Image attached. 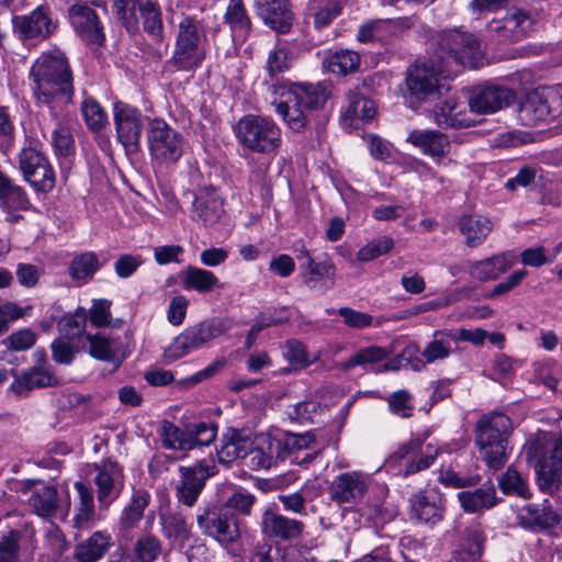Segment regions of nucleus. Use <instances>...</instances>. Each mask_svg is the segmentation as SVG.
I'll return each mask as SVG.
<instances>
[{"label": "nucleus", "instance_id": "b1692460", "mask_svg": "<svg viewBox=\"0 0 562 562\" xmlns=\"http://www.w3.org/2000/svg\"><path fill=\"white\" fill-rule=\"evenodd\" d=\"M224 213V202L214 187L200 188L192 204V217L203 225H214Z\"/></svg>", "mask_w": 562, "mask_h": 562}, {"label": "nucleus", "instance_id": "0eeeda50", "mask_svg": "<svg viewBox=\"0 0 562 562\" xmlns=\"http://www.w3.org/2000/svg\"><path fill=\"white\" fill-rule=\"evenodd\" d=\"M238 143L257 154H272L281 145V130L277 123L266 116L248 114L236 125Z\"/></svg>", "mask_w": 562, "mask_h": 562}, {"label": "nucleus", "instance_id": "79ce46f5", "mask_svg": "<svg viewBox=\"0 0 562 562\" xmlns=\"http://www.w3.org/2000/svg\"><path fill=\"white\" fill-rule=\"evenodd\" d=\"M462 508L469 513L488 509L496 504V492L493 486L475 491H464L458 494Z\"/></svg>", "mask_w": 562, "mask_h": 562}, {"label": "nucleus", "instance_id": "680f3d73", "mask_svg": "<svg viewBox=\"0 0 562 562\" xmlns=\"http://www.w3.org/2000/svg\"><path fill=\"white\" fill-rule=\"evenodd\" d=\"M224 19L234 31L246 33L249 30L250 22L241 0L229 1Z\"/></svg>", "mask_w": 562, "mask_h": 562}, {"label": "nucleus", "instance_id": "dca6fc26", "mask_svg": "<svg viewBox=\"0 0 562 562\" xmlns=\"http://www.w3.org/2000/svg\"><path fill=\"white\" fill-rule=\"evenodd\" d=\"M303 283L312 291L326 293L335 285L336 270L329 261H315L306 249L297 256Z\"/></svg>", "mask_w": 562, "mask_h": 562}, {"label": "nucleus", "instance_id": "2f4dec72", "mask_svg": "<svg viewBox=\"0 0 562 562\" xmlns=\"http://www.w3.org/2000/svg\"><path fill=\"white\" fill-rule=\"evenodd\" d=\"M285 83L286 88L294 94L293 100L297 99L307 110L323 108L329 95L327 88L321 83H293L288 81Z\"/></svg>", "mask_w": 562, "mask_h": 562}, {"label": "nucleus", "instance_id": "a211bd4d", "mask_svg": "<svg viewBox=\"0 0 562 562\" xmlns=\"http://www.w3.org/2000/svg\"><path fill=\"white\" fill-rule=\"evenodd\" d=\"M12 26L22 40H44L55 32L57 23L53 20L49 9L40 5L29 14L14 15Z\"/></svg>", "mask_w": 562, "mask_h": 562}, {"label": "nucleus", "instance_id": "39448f33", "mask_svg": "<svg viewBox=\"0 0 562 562\" xmlns=\"http://www.w3.org/2000/svg\"><path fill=\"white\" fill-rule=\"evenodd\" d=\"M434 54L454 75L460 67L479 68L484 64V54L479 41L470 33L458 30L440 35Z\"/></svg>", "mask_w": 562, "mask_h": 562}, {"label": "nucleus", "instance_id": "393cba45", "mask_svg": "<svg viewBox=\"0 0 562 562\" xmlns=\"http://www.w3.org/2000/svg\"><path fill=\"white\" fill-rule=\"evenodd\" d=\"M516 259L513 250L503 251L482 260L470 261L468 272L471 278L482 282L496 280L514 267Z\"/></svg>", "mask_w": 562, "mask_h": 562}, {"label": "nucleus", "instance_id": "6ab92c4d", "mask_svg": "<svg viewBox=\"0 0 562 562\" xmlns=\"http://www.w3.org/2000/svg\"><path fill=\"white\" fill-rule=\"evenodd\" d=\"M515 98L513 90L494 85L474 87L469 97L470 110L479 114L494 113L509 105Z\"/></svg>", "mask_w": 562, "mask_h": 562}, {"label": "nucleus", "instance_id": "6e6552de", "mask_svg": "<svg viewBox=\"0 0 562 562\" xmlns=\"http://www.w3.org/2000/svg\"><path fill=\"white\" fill-rule=\"evenodd\" d=\"M162 446L172 450H191L196 446L211 445L217 435L214 423H189L180 429L169 420L161 423Z\"/></svg>", "mask_w": 562, "mask_h": 562}, {"label": "nucleus", "instance_id": "aec40b11", "mask_svg": "<svg viewBox=\"0 0 562 562\" xmlns=\"http://www.w3.org/2000/svg\"><path fill=\"white\" fill-rule=\"evenodd\" d=\"M370 479L358 471L337 475L329 486L330 498L339 504L357 503L363 498L368 491Z\"/></svg>", "mask_w": 562, "mask_h": 562}, {"label": "nucleus", "instance_id": "f8f14e48", "mask_svg": "<svg viewBox=\"0 0 562 562\" xmlns=\"http://www.w3.org/2000/svg\"><path fill=\"white\" fill-rule=\"evenodd\" d=\"M561 99L548 90H532L526 94L518 108V119L525 126L548 123L560 113Z\"/></svg>", "mask_w": 562, "mask_h": 562}, {"label": "nucleus", "instance_id": "4c0bfd02", "mask_svg": "<svg viewBox=\"0 0 562 562\" xmlns=\"http://www.w3.org/2000/svg\"><path fill=\"white\" fill-rule=\"evenodd\" d=\"M360 65V55L351 49L328 52L324 58V67L335 75L346 76L356 72Z\"/></svg>", "mask_w": 562, "mask_h": 562}, {"label": "nucleus", "instance_id": "473e14b6", "mask_svg": "<svg viewBox=\"0 0 562 562\" xmlns=\"http://www.w3.org/2000/svg\"><path fill=\"white\" fill-rule=\"evenodd\" d=\"M407 140L430 156L442 157L450 147L447 136L438 131L415 130L411 132Z\"/></svg>", "mask_w": 562, "mask_h": 562}, {"label": "nucleus", "instance_id": "bb28decb", "mask_svg": "<svg viewBox=\"0 0 562 562\" xmlns=\"http://www.w3.org/2000/svg\"><path fill=\"white\" fill-rule=\"evenodd\" d=\"M58 384V378L50 371L33 367L15 375L11 390L18 396L24 397L35 389L50 387Z\"/></svg>", "mask_w": 562, "mask_h": 562}, {"label": "nucleus", "instance_id": "c9c22d12", "mask_svg": "<svg viewBox=\"0 0 562 562\" xmlns=\"http://www.w3.org/2000/svg\"><path fill=\"white\" fill-rule=\"evenodd\" d=\"M122 479V469L116 462L106 461L102 464L95 476L100 503H106L112 497L116 485L121 484Z\"/></svg>", "mask_w": 562, "mask_h": 562}, {"label": "nucleus", "instance_id": "09e8293b", "mask_svg": "<svg viewBox=\"0 0 562 562\" xmlns=\"http://www.w3.org/2000/svg\"><path fill=\"white\" fill-rule=\"evenodd\" d=\"M498 486L504 494L516 495L522 498L530 497L527 481L512 467L499 476Z\"/></svg>", "mask_w": 562, "mask_h": 562}, {"label": "nucleus", "instance_id": "cd10ccee", "mask_svg": "<svg viewBox=\"0 0 562 562\" xmlns=\"http://www.w3.org/2000/svg\"><path fill=\"white\" fill-rule=\"evenodd\" d=\"M112 546L113 540L110 533L98 530L76 546L74 558L77 562H97Z\"/></svg>", "mask_w": 562, "mask_h": 562}, {"label": "nucleus", "instance_id": "a18cd8bd", "mask_svg": "<svg viewBox=\"0 0 562 562\" xmlns=\"http://www.w3.org/2000/svg\"><path fill=\"white\" fill-rule=\"evenodd\" d=\"M101 265L94 252L88 251L76 256L69 267V274L75 281L92 279Z\"/></svg>", "mask_w": 562, "mask_h": 562}, {"label": "nucleus", "instance_id": "603ef678", "mask_svg": "<svg viewBox=\"0 0 562 562\" xmlns=\"http://www.w3.org/2000/svg\"><path fill=\"white\" fill-rule=\"evenodd\" d=\"M50 143L58 157L68 158L75 154V140L70 128L60 122L52 132Z\"/></svg>", "mask_w": 562, "mask_h": 562}, {"label": "nucleus", "instance_id": "e2e57ef3", "mask_svg": "<svg viewBox=\"0 0 562 562\" xmlns=\"http://www.w3.org/2000/svg\"><path fill=\"white\" fill-rule=\"evenodd\" d=\"M20 531L12 529L0 538V562H19Z\"/></svg>", "mask_w": 562, "mask_h": 562}, {"label": "nucleus", "instance_id": "a19ab883", "mask_svg": "<svg viewBox=\"0 0 562 562\" xmlns=\"http://www.w3.org/2000/svg\"><path fill=\"white\" fill-rule=\"evenodd\" d=\"M314 441L315 436L310 431L304 434L286 432L281 439H271L270 448L276 449L277 458L283 460L288 453L311 448Z\"/></svg>", "mask_w": 562, "mask_h": 562}, {"label": "nucleus", "instance_id": "338daca9", "mask_svg": "<svg viewBox=\"0 0 562 562\" xmlns=\"http://www.w3.org/2000/svg\"><path fill=\"white\" fill-rule=\"evenodd\" d=\"M87 311L83 307L77 308L75 314L65 316L61 322V330L68 337H75L80 335L87 323Z\"/></svg>", "mask_w": 562, "mask_h": 562}, {"label": "nucleus", "instance_id": "774afa93", "mask_svg": "<svg viewBox=\"0 0 562 562\" xmlns=\"http://www.w3.org/2000/svg\"><path fill=\"white\" fill-rule=\"evenodd\" d=\"M143 263L144 260L139 255H121L114 262V271L119 278L127 279L132 277Z\"/></svg>", "mask_w": 562, "mask_h": 562}, {"label": "nucleus", "instance_id": "4d7b16f0", "mask_svg": "<svg viewBox=\"0 0 562 562\" xmlns=\"http://www.w3.org/2000/svg\"><path fill=\"white\" fill-rule=\"evenodd\" d=\"M140 20L143 21L145 32L156 41H161L164 26L160 9L156 2L150 0L147 3L146 10L140 14Z\"/></svg>", "mask_w": 562, "mask_h": 562}, {"label": "nucleus", "instance_id": "0e129e2a", "mask_svg": "<svg viewBox=\"0 0 562 562\" xmlns=\"http://www.w3.org/2000/svg\"><path fill=\"white\" fill-rule=\"evenodd\" d=\"M290 52L285 47L274 48L269 53L266 68L271 78L290 69Z\"/></svg>", "mask_w": 562, "mask_h": 562}, {"label": "nucleus", "instance_id": "c85d7f7f", "mask_svg": "<svg viewBox=\"0 0 562 562\" xmlns=\"http://www.w3.org/2000/svg\"><path fill=\"white\" fill-rule=\"evenodd\" d=\"M460 233L465 237L468 247L475 248L484 243L493 229V223L490 218L471 214L463 215L458 222Z\"/></svg>", "mask_w": 562, "mask_h": 562}, {"label": "nucleus", "instance_id": "6e6d98bb", "mask_svg": "<svg viewBox=\"0 0 562 562\" xmlns=\"http://www.w3.org/2000/svg\"><path fill=\"white\" fill-rule=\"evenodd\" d=\"M81 113L88 128L92 132H99L108 124L105 111L94 99L88 98L82 102Z\"/></svg>", "mask_w": 562, "mask_h": 562}, {"label": "nucleus", "instance_id": "7ed1b4c3", "mask_svg": "<svg viewBox=\"0 0 562 562\" xmlns=\"http://www.w3.org/2000/svg\"><path fill=\"white\" fill-rule=\"evenodd\" d=\"M529 461H536V474L542 491H557L562 477V434L539 432L527 447Z\"/></svg>", "mask_w": 562, "mask_h": 562}, {"label": "nucleus", "instance_id": "69168bd1", "mask_svg": "<svg viewBox=\"0 0 562 562\" xmlns=\"http://www.w3.org/2000/svg\"><path fill=\"white\" fill-rule=\"evenodd\" d=\"M387 403L390 411L402 418H408L413 415L412 395L406 390L393 392L389 396Z\"/></svg>", "mask_w": 562, "mask_h": 562}, {"label": "nucleus", "instance_id": "423d86ee", "mask_svg": "<svg viewBox=\"0 0 562 562\" xmlns=\"http://www.w3.org/2000/svg\"><path fill=\"white\" fill-rule=\"evenodd\" d=\"M232 328L226 318H210L187 327L176 336L164 351V358L176 361L193 351L207 347L213 340Z\"/></svg>", "mask_w": 562, "mask_h": 562}, {"label": "nucleus", "instance_id": "5701e85b", "mask_svg": "<svg viewBox=\"0 0 562 562\" xmlns=\"http://www.w3.org/2000/svg\"><path fill=\"white\" fill-rule=\"evenodd\" d=\"M179 471L181 480L176 487L177 498L186 506L192 507L211 475L210 468L201 462L193 467H180Z\"/></svg>", "mask_w": 562, "mask_h": 562}, {"label": "nucleus", "instance_id": "f704fd0d", "mask_svg": "<svg viewBox=\"0 0 562 562\" xmlns=\"http://www.w3.org/2000/svg\"><path fill=\"white\" fill-rule=\"evenodd\" d=\"M411 514L417 524L436 525L442 518V507L430 496L418 493L411 497Z\"/></svg>", "mask_w": 562, "mask_h": 562}, {"label": "nucleus", "instance_id": "a878e982", "mask_svg": "<svg viewBox=\"0 0 562 562\" xmlns=\"http://www.w3.org/2000/svg\"><path fill=\"white\" fill-rule=\"evenodd\" d=\"M257 14L278 33L290 31L293 13L288 0H255Z\"/></svg>", "mask_w": 562, "mask_h": 562}, {"label": "nucleus", "instance_id": "052dcab7", "mask_svg": "<svg viewBox=\"0 0 562 562\" xmlns=\"http://www.w3.org/2000/svg\"><path fill=\"white\" fill-rule=\"evenodd\" d=\"M528 513L537 527H554L562 525V514L544 504L541 509L535 506L527 507Z\"/></svg>", "mask_w": 562, "mask_h": 562}, {"label": "nucleus", "instance_id": "bf43d9fd", "mask_svg": "<svg viewBox=\"0 0 562 562\" xmlns=\"http://www.w3.org/2000/svg\"><path fill=\"white\" fill-rule=\"evenodd\" d=\"M393 246L394 241L391 237L382 236L361 247L357 254V258L359 261L368 262L387 254Z\"/></svg>", "mask_w": 562, "mask_h": 562}, {"label": "nucleus", "instance_id": "9d476101", "mask_svg": "<svg viewBox=\"0 0 562 562\" xmlns=\"http://www.w3.org/2000/svg\"><path fill=\"white\" fill-rule=\"evenodd\" d=\"M148 148L159 167L176 164L183 154L182 135L162 120H154L148 130Z\"/></svg>", "mask_w": 562, "mask_h": 562}, {"label": "nucleus", "instance_id": "5fc2aeb1", "mask_svg": "<svg viewBox=\"0 0 562 562\" xmlns=\"http://www.w3.org/2000/svg\"><path fill=\"white\" fill-rule=\"evenodd\" d=\"M434 337L422 352L428 363L446 359L450 355L452 336L449 333L436 331Z\"/></svg>", "mask_w": 562, "mask_h": 562}, {"label": "nucleus", "instance_id": "13d9d810", "mask_svg": "<svg viewBox=\"0 0 562 562\" xmlns=\"http://www.w3.org/2000/svg\"><path fill=\"white\" fill-rule=\"evenodd\" d=\"M161 553V544L153 536L138 539L134 544V562H154Z\"/></svg>", "mask_w": 562, "mask_h": 562}, {"label": "nucleus", "instance_id": "864d4df0", "mask_svg": "<svg viewBox=\"0 0 562 562\" xmlns=\"http://www.w3.org/2000/svg\"><path fill=\"white\" fill-rule=\"evenodd\" d=\"M150 495L145 490H135L132 495L131 503L123 510L121 520L123 525L136 524L144 514L145 508L148 506Z\"/></svg>", "mask_w": 562, "mask_h": 562}, {"label": "nucleus", "instance_id": "c03bdc74", "mask_svg": "<svg viewBox=\"0 0 562 562\" xmlns=\"http://www.w3.org/2000/svg\"><path fill=\"white\" fill-rule=\"evenodd\" d=\"M308 15L313 16L314 26L318 30L328 26L341 12L337 1L312 0L307 7Z\"/></svg>", "mask_w": 562, "mask_h": 562}, {"label": "nucleus", "instance_id": "4468645a", "mask_svg": "<svg viewBox=\"0 0 562 562\" xmlns=\"http://www.w3.org/2000/svg\"><path fill=\"white\" fill-rule=\"evenodd\" d=\"M255 498L250 494L235 493L228 498L227 504L220 512L204 510L196 516L200 527H239L243 524L240 516L250 514Z\"/></svg>", "mask_w": 562, "mask_h": 562}, {"label": "nucleus", "instance_id": "1a4fd4ad", "mask_svg": "<svg viewBox=\"0 0 562 562\" xmlns=\"http://www.w3.org/2000/svg\"><path fill=\"white\" fill-rule=\"evenodd\" d=\"M451 75L454 74L432 53L431 57L417 59L408 68L406 86L416 99L424 100L438 90L440 77Z\"/></svg>", "mask_w": 562, "mask_h": 562}, {"label": "nucleus", "instance_id": "72a5a7b5", "mask_svg": "<svg viewBox=\"0 0 562 562\" xmlns=\"http://www.w3.org/2000/svg\"><path fill=\"white\" fill-rule=\"evenodd\" d=\"M181 282L186 290H194L199 293L211 292L215 288L222 286L218 278L209 270L188 266L181 271Z\"/></svg>", "mask_w": 562, "mask_h": 562}, {"label": "nucleus", "instance_id": "49530a36", "mask_svg": "<svg viewBox=\"0 0 562 562\" xmlns=\"http://www.w3.org/2000/svg\"><path fill=\"white\" fill-rule=\"evenodd\" d=\"M389 356V352L381 347L370 346L360 349L355 355L349 357L346 361L339 364V369L342 371L351 370L356 367H366L368 364H374L383 361Z\"/></svg>", "mask_w": 562, "mask_h": 562}, {"label": "nucleus", "instance_id": "9b49d317", "mask_svg": "<svg viewBox=\"0 0 562 562\" xmlns=\"http://www.w3.org/2000/svg\"><path fill=\"white\" fill-rule=\"evenodd\" d=\"M428 434L413 436L407 442L402 443L387 460L389 464L402 462L407 459L404 465L400 464V474L408 476L430 468L440 449L432 443H427L423 449Z\"/></svg>", "mask_w": 562, "mask_h": 562}, {"label": "nucleus", "instance_id": "ddd939ff", "mask_svg": "<svg viewBox=\"0 0 562 562\" xmlns=\"http://www.w3.org/2000/svg\"><path fill=\"white\" fill-rule=\"evenodd\" d=\"M19 170L37 193H48L55 188V171L47 157L35 148H23L20 151Z\"/></svg>", "mask_w": 562, "mask_h": 562}, {"label": "nucleus", "instance_id": "de8ad7c7", "mask_svg": "<svg viewBox=\"0 0 562 562\" xmlns=\"http://www.w3.org/2000/svg\"><path fill=\"white\" fill-rule=\"evenodd\" d=\"M75 487L79 494V504L74 520L77 526L93 524L95 513L93 505V495L91 490L82 482H76Z\"/></svg>", "mask_w": 562, "mask_h": 562}, {"label": "nucleus", "instance_id": "412c9836", "mask_svg": "<svg viewBox=\"0 0 562 562\" xmlns=\"http://www.w3.org/2000/svg\"><path fill=\"white\" fill-rule=\"evenodd\" d=\"M536 20L522 9H513L502 20H494L488 24L492 32L499 37L518 42L533 31Z\"/></svg>", "mask_w": 562, "mask_h": 562}, {"label": "nucleus", "instance_id": "37998d69", "mask_svg": "<svg viewBox=\"0 0 562 562\" xmlns=\"http://www.w3.org/2000/svg\"><path fill=\"white\" fill-rule=\"evenodd\" d=\"M435 120L442 127H468L472 121L460 110V104L452 98L447 99L435 112Z\"/></svg>", "mask_w": 562, "mask_h": 562}, {"label": "nucleus", "instance_id": "4be33fe9", "mask_svg": "<svg viewBox=\"0 0 562 562\" xmlns=\"http://www.w3.org/2000/svg\"><path fill=\"white\" fill-rule=\"evenodd\" d=\"M69 19L82 41L98 45L103 43V27L92 8L83 2H77L69 9Z\"/></svg>", "mask_w": 562, "mask_h": 562}, {"label": "nucleus", "instance_id": "c756f323", "mask_svg": "<svg viewBox=\"0 0 562 562\" xmlns=\"http://www.w3.org/2000/svg\"><path fill=\"white\" fill-rule=\"evenodd\" d=\"M0 207L7 212L26 211L31 202L25 190L15 184L7 175L0 170Z\"/></svg>", "mask_w": 562, "mask_h": 562}, {"label": "nucleus", "instance_id": "20e7f679", "mask_svg": "<svg viewBox=\"0 0 562 562\" xmlns=\"http://www.w3.org/2000/svg\"><path fill=\"white\" fill-rule=\"evenodd\" d=\"M510 425L509 417L502 413L485 415L477 423L475 442L482 460L492 470H499L508 459L507 437Z\"/></svg>", "mask_w": 562, "mask_h": 562}, {"label": "nucleus", "instance_id": "ea45409f", "mask_svg": "<svg viewBox=\"0 0 562 562\" xmlns=\"http://www.w3.org/2000/svg\"><path fill=\"white\" fill-rule=\"evenodd\" d=\"M348 106L345 111V120L350 121V124L361 121L362 123L371 122L376 113L374 102L357 91H351L348 94Z\"/></svg>", "mask_w": 562, "mask_h": 562}, {"label": "nucleus", "instance_id": "f257e3e1", "mask_svg": "<svg viewBox=\"0 0 562 562\" xmlns=\"http://www.w3.org/2000/svg\"><path fill=\"white\" fill-rule=\"evenodd\" d=\"M29 79L36 102L56 119L64 115L75 94L72 70L65 53L60 49L43 53L33 63Z\"/></svg>", "mask_w": 562, "mask_h": 562}, {"label": "nucleus", "instance_id": "f03ea898", "mask_svg": "<svg viewBox=\"0 0 562 562\" xmlns=\"http://www.w3.org/2000/svg\"><path fill=\"white\" fill-rule=\"evenodd\" d=\"M209 52L206 27L194 15H183L177 25L175 49L168 64L177 71L194 72Z\"/></svg>", "mask_w": 562, "mask_h": 562}, {"label": "nucleus", "instance_id": "7c9ffc66", "mask_svg": "<svg viewBox=\"0 0 562 562\" xmlns=\"http://www.w3.org/2000/svg\"><path fill=\"white\" fill-rule=\"evenodd\" d=\"M252 441L249 436L237 429H229L223 436V442L218 450L222 462H233L249 454Z\"/></svg>", "mask_w": 562, "mask_h": 562}, {"label": "nucleus", "instance_id": "58836bf2", "mask_svg": "<svg viewBox=\"0 0 562 562\" xmlns=\"http://www.w3.org/2000/svg\"><path fill=\"white\" fill-rule=\"evenodd\" d=\"M150 0H114V9L119 20L128 33L139 30L140 14Z\"/></svg>", "mask_w": 562, "mask_h": 562}, {"label": "nucleus", "instance_id": "e433bc0d", "mask_svg": "<svg viewBox=\"0 0 562 562\" xmlns=\"http://www.w3.org/2000/svg\"><path fill=\"white\" fill-rule=\"evenodd\" d=\"M30 506L40 517L53 524V518L63 514L57 505V490L53 486H44L36 491L29 499Z\"/></svg>", "mask_w": 562, "mask_h": 562}, {"label": "nucleus", "instance_id": "3c124183", "mask_svg": "<svg viewBox=\"0 0 562 562\" xmlns=\"http://www.w3.org/2000/svg\"><path fill=\"white\" fill-rule=\"evenodd\" d=\"M86 338L89 342V353L92 358L101 361L115 360V341L113 339L100 333L95 335L88 334Z\"/></svg>", "mask_w": 562, "mask_h": 562}, {"label": "nucleus", "instance_id": "f3484780", "mask_svg": "<svg viewBox=\"0 0 562 562\" xmlns=\"http://www.w3.org/2000/svg\"><path fill=\"white\" fill-rule=\"evenodd\" d=\"M269 91L274 95L271 104L276 112L282 116L285 124L295 132L303 131L307 123L304 106L297 99L293 100L294 94L286 88L285 81L272 82L269 86Z\"/></svg>", "mask_w": 562, "mask_h": 562}, {"label": "nucleus", "instance_id": "2eb2a0df", "mask_svg": "<svg viewBox=\"0 0 562 562\" xmlns=\"http://www.w3.org/2000/svg\"><path fill=\"white\" fill-rule=\"evenodd\" d=\"M113 117L120 143L126 151H137L144 125V115L138 109L120 101L114 104Z\"/></svg>", "mask_w": 562, "mask_h": 562}, {"label": "nucleus", "instance_id": "8fccbe9b", "mask_svg": "<svg viewBox=\"0 0 562 562\" xmlns=\"http://www.w3.org/2000/svg\"><path fill=\"white\" fill-rule=\"evenodd\" d=\"M36 342V335L31 329H20L1 341V345L5 347V350L0 353L1 360H7V356L10 351H24L31 349Z\"/></svg>", "mask_w": 562, "mask_h": 562}]
</instances>
